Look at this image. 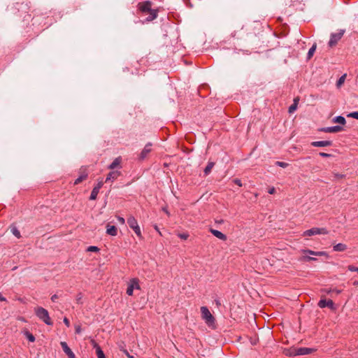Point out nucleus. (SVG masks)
<instances>
[{
	"label": "nucleus",
	"instance_id": "4d7b16f0",
	"mask_svg": "<svg viewBox=\"0 0 358 358\" xmlns=\"http://www.w3.org/2000/svg\"><path fill=\"white\" fill-rule=\"evenodd\" d=\"M353 284H354V285H358V280L357 281H355Z\"/></svg>",
	"mask_w": 358,
	"mask_h": 358
},
{
	"label": "nucleus",
	"instance_id": "f704fd0d",
	"mask_svg": "<svg viewBox=\"0 0 358 358\" xmlns=\"http://www.w3.org/2000/svg\"><path fill=\"white\" fill-rule=\"evenodd\" d=\"M299 260L301 262H310V261H311V257L304 255V256L301 257L299 259Z\"/></svg>",
	"mask_w": 358,
	"mask_h": 358
},
{
	"label": "nucleus",
	"instance_id": "c03bdc74",
	"mask_svg": "<svg viewBox=\"0 0 358 358\" xmlns=\"http://www.w3.org/2000/svg\"><path fill=\"white\" fill-rule=\"evenodd\" d=\"M64 323L67 327H70V321L67 317L64 318Z\"/></svg>",
	"mask_w": 358,
	"mask_h": 358
},
{
	"label": "nucleus",
	"instance_id": "7c9ffc66",
	"mask_svg": "<svg viewBox=\"0 0 358 358\" xmlns=\"http://www.w3.org/2000/svg\"><path fill=\"white\" fill-rule=\"evenodd\" d=\"M83 294L81 292L78 293L77 295H76V302L78 304H82L83 303Z\"/></svg>",
	"mask_w": 358,
	"mask_h": 358
},
{
	"label": "nucleus",
	"instance_id": "0eeeda50",
	"mask_svg": "<svg viewBox=\"0 0 358 358\" xmlns=\"http://www.w3.org/2000/svg\"><path fill=\"white\" fill-rule=\"evenodd\" d=\"M141 289V287L139 285V280L136 278H131L129 280L127 289V294L129 296H132L134 289Z\"/></svg>",
	"mask_w": 358,
	"mask_h": 358
},
{
	"label": "nucleus",
	"instance_id": "052dcab7",
	"mask_svg": "<svg viewBox=\"0 0 358 358\" xmlns=\"http://www.w3.org/2000/svg\"><path fill=\"white\" fill-rule=\"evenodd\" d=\"M164 211H165L167 214H169V212L167 211V210H164Z\"/></svg>",
	"mask_w": 358,
	"mask_h": 358
},
{
	"label": "nucleus",
	"instance_id": "f3484780",
	"mask_svg": "<svg viewBox=\"0 0 358 358\" xmlns=\"http://www.w3.org/2000/svg\"><path fill=\"white\" fill-rule=\"evenodd\" d=\"M301 252L303 254H308V255L319 256V257H321V256L327 257L328 256L327 253L324 251L315 252V251L307 249V250H301Z\"/></svg>",
	"mask_w": 358,
	"mask_h": 358
},
{
	"label": "nucleus",
	"instance_id": "a18cd8bd",
	"mask_svg": "<svg viewBox=\"0 0 358 358\" xmlns=\"http://www.w3.org/2000/svg\"><path fill=\"white\" fill-rule=\"evenodd\" d=\"M75 331H76V334H80L81 332V327L80 325L76 326Z\"/></svg>",
	"mask_w": 358,
	"mask_h": 358
},
{
	"label": "nucleus",
	"instance_id": "423d86ee",
	"mask_svg": "<svg viewBox=\"0 0 358 358\" xmlns=\"http://www.w3.org/2000/svg\"><path fill=\"white\" fill-rule=\"evenodd\" d=\"M329 231L326 228L313 227L305 231L303 234V236H312L317 234H328Z\"/></svg>",
	"mask_w": 358,
	"mask_h": 358
},
{
	"label": "nucleus",
	"instance_id": "4468645a",
	"mask_svg": "<svg viewBox=\"0 0 358 358\" xmlns=\"http://www.w3.org/2000/svg\"><path fill=\"white\" fill-rule=\"evenodd\" d=\"M315 351H316V349L311 348H305V347L297 348L296 354H298L299 355H306L311 354Z\"/></svg>",
	"mask_w": 358,
	"mask_h": 358
},
{
	"label": "nucleus",
	"instance_id": "37998d69",
	"mask_svg": "<svg viewBox=\"0 0 358 358\" xmlns=\"http://www.w3.org/2000/svg\"><path fill=\"white\" fill-rule=\"evenodd\" d=\"M234 182L236 185H238L239 187H241V186H242L241 180H239V179H238V178L234 179Z\"/></svg>",
	"mask_w": 358,
	"mask_h": 358
},
{
	"label": "nucleus",
	"instance_id": "4c0bfd02",
	"mask_svg": "<svg viewBox=\"0 0 358 358\" xmlns=\"http://www.w3.org/2000/svg\"><path fill=\"white\" fill-rule=\"evenodd\" d=\"M348 269L349 271H357V272H358V267H356V266H355L353 265H349L348 266Z\"/></svg>",
	"mask_w": 358,
	"mask_h": 358
},
{
	"label": "nucleus",
	"instance_id": "6e6d98bb",
	"mask_svg": "<svg viewBox=\"0 0 358 358\" xmlns=\"http://www.w3.org/2000/svg\"><path fill=\"white\" fill-rule=\"evenodd\" d=\"M298 100H299V99H298V98H297V99H294V103H298Z\"/></svg>",
	"mask_w": 358,
	"mask_h": 358
},
{
	"label": "nucleus",
	"instance_id": "4be33fe9",
	"mask_svg": "<svg viewBox=\"0 0 358 358\" xmlns=\"http://www.w3.org/2000/svg\"><path fill=\"white\" fill-rule=\"evenodd\" d=\"M94 348L96 350V354L97 358H101V357H103L105 356L101 347L96 343H94Z\"/></svg>",
	"mask_w": 358,
	"mask_h": 358
},
{
	"label": "nucleus",
	"instance_id": "79ce46f5",
	"mask_svg": "<svg viewBox=\"0 0 358 358\" xmlns=\"http://www.w3.org/2000/svg\"><path fill=\"white\" fill-rule=\"evenodd\" d=\"M319 155L322 157H331V155L326 153V152H320Z\"/></svg>",
	"mask_w": 358,
	"mask_h": 358
},
{
	"label": "nucleus",
	"instance_id": "9b49d317",
	"mask_svg": "<svg viewBox=\"0 0 358 358\" xmlns=\"http://www.w3.org/2000/svg\"><path fill=\"white\" fill-rule=\"evenodd\" d=\"M151 147H152V143H148L145 145L144 148L143 149V150L141 151V152L140 153V155H139V159L141 160H143L147 157L148 154L152 150Z\"/></svg>",
	"mask_w": 358,
	"mask_h": 358
},
{
	"label": "nucleus",
	"instance_id": "a211bd4d",
	"mask_svg": "<svg viewBox=\"0 0 358 358\" xmlns=\"http://www.w3.org/2000/svg\"><path fill=\"white\" fill-rule=\"evenodd\" d=\"M210 232L214 235L216 238L222 240V241H226L227 239V237L225 234H224L223 233H222L221 231H218V230H216V229H214L213 228H210L209 229Z\"/></svg>",
	"mask_w": 358,
	"mask_h": 358
},
{
	"label": "nucleus",
	"instance_id": "cd10ccee",
	"mask_svg": "<svg viewBox=\"0 0 358 358\" xmlns=\"http://www.w3.org/2000/svg\"><path fill=\"white\" fill-rule=\"evenodd\" d=\"M346 78V74H343L341 76L339 79L336 82L337 87H340L345 82Z\"/></svg>",
	"mask_w": 358,
	"mask_h": 358
},
{
	"label": "nucleus",
	"instance_id": "6e6552de",
	"mask_svg": "<svg viewBox=\"0 0 358 358\" xmlns=\"http://www.w3.org/2000/svg\"><path fill=\"white\" fill-rule=\"evenodd\" d=\"M48 16L46 15V14H39L36 15L32 18L33 24H43V27L45 26L46 27L48 26V23L47 22H45L46 20H48Z\"/></svg>",
	"mask_w": 358,
	"mask_h": 358
},
{
	"label": "nucleus",
	"instance_id": "09e8293b",
	"mask_svg": "<svg viewBox=\"0 0 358 358\" xmlns=\"http://www.w3.org/2000/svg\"><path fill=\"white\" fill-rule=\"evenodd\" d=\"M268 192L270 194H273L275 192V187H271L268 189Z\"/></svg>",
	"mask_w": 358,
	"mask_h": 358
},
{
	"label": "nucleus",
	"instance_id": "aec40b11",
	"mask_svg": "<svg viewBox=\"0 0 358 358\" xmlns=\"http://www.w3.org/2000/svg\"><path fill=\"white\" fill-rule=\"evenodd\" d=\"M106 228H107L106 233L108 235L115 236L117 234V229L115 226L108 224Z\"/></svg>",
	"mask_w": 358,
	"mask_h": 358
},
{
	"label": "nucleus",
	"instance_id": "3c124183",
	"mask_svg": "<svg viewBox=\"0 0 358 358\" xmlns=\"http://www.w3.org/2000/svg\"><path fill=\"white\" fill-rule=\"evenodd\" d=\"M215 303L217 306H221L220 301L218 299H215Z\"/></svg>",
	"mask_w": 358,
	"mask_h": 358
},
{
	"label": "nucleus",
	"instance_id": "ea45409f",
	"mask_svg": "<svg viewBox=\"0 0 358 358\" xmlns=\"http://www.w3.org/2000/svg\"><path fill=\"white\" fill-rule=\"evenodd\" d=\"M117 219L118 222H119L121 224H125V220H124V218H123L122 217L117 216Z\"/></svg>",
	"mask_w": 358,
	"mask_h": 358
},
{
	"label": "nucleus",
	"instance_id": "5fc2aeb1",
	"mask_svg": "<svg viewBox=\"0 0 358 358\" xmlns=\"http://www.w3.org/2000/svg\"><path fill=\"white\" fill-rule=\"evenodd\" d=\"M155 229L161 234V233L157 226H155Z\"/></svg>",
	"mask_w": 358,
	"mask_h": 358
},
{
	"label": "nucleus",
	"instance_id": "412c9836",
	"mask_svg": "<svg viewBox=\"0 0 358 358\" xmlns=\"http://www.w3.org/2000/svg\"><path fill=\"white\" fill-rule=\"evenodd\" d=\"M347 249V245L344 243H337L333 246L334 251L343 252Z\"/></svg>",
	"mask_w": 358,
	"mask_h": 358
},
{
	"label": "nucleus",
	"instance_id": "a878e982",
	"mask_svg": "<svg viewBox=\"0 0 358 358\" xmlns=\"http://www.w3.org/2000/svg\"><path fill=\"white\" fill-rule=\"evenodd\" d=\"M99 192V189H98L97 188H93L92 192H91V194H90V200H95L97 198V195Z\"/></svg>",
	"mask_w": 358,
	"mask_h": 358
},
{
	"label": "nucleus",
	"instance_id": "7ed1b4c3",
	"mask_svg": "<svg viewBox=\"0 0 358 358\" xmlns=\"http://www.w3.org/2000/svg\"><path fill=\"white\" fill-rule=\"evenodd\" d=\"M201 313L202 319L209 327H212L215 325V319L207 307H201Z\"/></svg>",
	"mask_w": 358,
	"mask_h": 358
},
{
	"label": "nucleus",
	"instance_id": "39448f33",
	"mask_svg": "<svg viewBox=\"0 0 358 358\" xmlns=\"http://www.w3.org/2000/svg\"><path fill=\"white\" fill-rule=\"evenodd\" d=\"M345 29H339L336 33H332L330 36L329 46L332 48L337 45L338 42L341 39L345 34Z\"/></svg>",
	"mask_w": 358,
	"mask_h": 358
},
{
	"label": "nucleus",
	"instance_id": "49530a36",
	"mask_svg": "<svg viewBox=\"0 0 358 358\" xmlns=\"http://www.w3.org/2000/svg\"><path fill=\"white\" fill-rule=\"evenodd\" d=\"M123 352L128 358H134V357L133 355H131L127 350H123Z\"/></svg>",
	"mask_w": 358,
	"mask_h": 358
},
{
	"label": "nucleus",
	"instance_id": "6ab92c4d",
	"mask_svg": "<svg viewBox=\"0 0 358 358\" xmlns=\"http://www.w3.org/2000/svg\"><path fill=\"white\" fill-rule=\"evenodd\" d=\"M122 162V158L118 157L115 158L113 162L108 166V169L113 170L117 167L121 168L120 164Z\"/></svg>",
	"mask_w": 358,
	"mask_h": 358
},
{
	"label": "nucleus",
	"instance_id": "680f3d73",
	"mask_svg": "<svg viewBox=\"0 0 358 358\" xmlns=\"http://www.w3.org/2000/svg\"><path fill=\"white\" fill-rule=\"evenodd\" d=\"M74 358H76V356H74Z\"/></svg>",
	"mask_w": 358,
	"mask_h": 358
},
{
	"label": "nucleus",
	"instance_id": "864d4df0",
	"mask_svg": "<svg viewBox=\"0 0 358 358\" xmlns=\"http://www.w3.org/2000/svg\"><path fill=\"white\" fill-rule=\"evenodd\" d=\"M216 222H217L219 224H222V223H223V220H219V221H216Z\"/></svg>",
	"mask_w": 358,
	"mask_h": 358
},
{
	"label": "nucleus",
	"instance_id": "dca6fc26",
	"mask_svg": "<svg viewBox=\"0 0 358 358\" xmlns=\"http://www.w3.org/2000/svg\"><path fill=\"white\" fill-rule=\"evenodd\" d=\"M333 144L331 141H313L311 145L313 147H328Z\"/></svg>",
	"mask_w": 358,
	"mask_h": 358
},
{
	"label": "nucleus",
	"instance_id": "a19ab883",
	"mask_svg": "<svg viewBox=\"0 0 358 358\" xmlns=\"http://www.w3.org/2000/svg\"><path fill=\"white\" fill-rule=\"evenodd\" d=\"M334 176L336 179H342L345 177V175L340 173H334Z\"/></svg>",
	"mask_w": 358,
	"mask_h": 358
},
{
	"label": "nucleus",
	"instance_id": "473e14b6",
	"mask_svg": "<svg viewBox=\"0 0 358 358\" xmlns=\"http://www.w3.org/2000/svg\"><path fill=\"white\" fill-rule=\"evenodd\" d=\"M296 108H297V103H294L289 107V113H293L294 110H296Z\"/></svg>",
	"mask_w": 358,
	"mask_h": 358
},
{
	"label": "nucleus",
	"instance_id": "f257e3e1",
	"mask_svg": "<svg viewBox=\"0 0 358 358\" xmlns=\"http://www.w3.org/2000/svg\"><path fill=\"white\" fill-rule=\"evenodd\" d=\"M152 3L150 1H141L138 3L137 13L140 16L148 15V17L142 22H150L158 16V9L152 8Z\"/></svg>",
	"mask_w": 358,
	"mask_h": 358
},
{
	"label": "nucleus",
	"instance_id": "c85d7f7f",
	"mask_svg": "<svg viewBox=\"0 0 358 358\" xmlns=\"http://www.w3.org/2000/svg\"><path fill=\"white\" fill-rule=\"evenodd\" d=\"M24 334H25V336H26V337H27V338L28 339L29 341H30V342H34L35 341V337H34V336L31 333H30L29 331H27Z\"/></svg>",
	"mask_w": 358,
	"mask_h": 358
},
{
	"label": "nucleus",
	"instance_id": "2f4dec72",
	"mask_svg": "<svg viewBox=\"0 0 358 358\" xmlns=\"http://www.w3.org/2000/svg\"><path fill=\"white\" fill-rule=\"evenodd\" d=\"M87 252H99V248L96 246H89L87 249Z\"/></svg>",
	"mask_w": 358,
	"mask_h": 358
},
{
	"label": "nucleus",
	"instance_id": "bf43d9fd",
	"mask_svg": "<svg viewBox=\"0 0 358 358\" xmlns=\"http://www.w3.org/2000/svg\"><path fill=\"white\" fill-rule=\"evenodd\" d=\"M20 6L21 7H24V8L26 7V6H23L22 4H20Z\"/></svg>",
	"mask_w": 358,
	"mask_h": 358
},
{
	"label": "nucleus",
	"instance_id": "603ef678",
	"mask_svg": "<svg viewBox=\"0 0 358 358\" xmlns=\"http://www.w3.org/2000/svg\"><path fill=\"white\" fill-rule=\"evenodd\" d=\"M0 301H6V299L2 296V294L0 293Z\"/></svg>",
	"mask_w": 358,
	"mask_h": 358
},
{
	"label": "nucleus",
	"instance_id": "8fccbe9b",
	"mask_svg": "<svg viewBox=\"0 0 358 358\" xmlns=\"http://www.w3.org/2000/svg\"><path fill=\"white\" fill-rule=\"evenodd\" d=\"M29 18H30V15L26 14L24 16L23 20L24 21H28L29 20Z\"/></svg>",
	"mask_w": 358,
	"mask_h": 358
},
{
	"label": "nucleus",
	"instance_id": "2eb2a0df",
	"mask_svg": "<svg viewBox=\"0 0 358 358\" xmlns=\"http://www.w3.org/2000/svg\"><path fill=\"white\" fill-rule=\"evenodd\" d=\"M60 344H61L63 351L68 356V358H74L75 354L73 352V351L71 350V348L68 346L67 343L66 342H61Z\"/></svg>",
	"mask_w": 358,
	"mask_h": 358
},
{
	"label": "nucleus",
	"instance_id": "bb28decb",
	"mask_svg": "<svg viewBox=\"0 0 358 358\" xmlns=\"http://www.w3.org/2000/svg\"><path fill=\"white\" fill-rule=\"evenodd\" d=\"M334 122L339 123V124H343V125H344L345 124V122H346L345 117H343V116H341V115L336 117L334 119Z\"/></svg>",
	"mask_w": 358,
	"mask_h": 358
},
{
	"label": "nucleus",
	"instance_id": "de8ad7c7",
	"mask_svg": "<svg viewBox=\"0 0 358 358\" xmlns=\"http://www.w3.org/2000/svg\"><path fill=\"white\" fill-rule=\"evenodd\" d=\"M59 298V296L57 295V294H53L52 296H51V301L52 302H55L56 300Z\"/></svg>",
	"mask_w": 358,
	"mask_h": 358
},
{
	"label": "nucleus",
	"instance_id": "f03ea898",
	"mask_svg": "<svg viewBox=\"0 0 358 358\" xmlns=\"http://www.w3.org/2000/svg\"><path fill=\"white\" fill-rule=\"evenodd\" d=\"M36 315L47 325H52L53 322L50 317L48 311L42 307H36L34 309Z\"/></svg>",
	"mask_w": 358,
	"mask_h": 358
},
{
	"label": "nucleus",
	"instance_id": "c756f323",
	"mask_svg": "<svg viewBox=\"0 0 358 358\" xmlns=\"http://www.w3.org/2000/svg\"><path fill=\"white\" fill-rule=\"evenodd\" d=\"M289 355L291 356V357H294V356H297L299 355L298 354H296L297 352V348H290L289 350Z\"/></svg>",
	"mask_w": 358,
	"mask_h": 358
},
{
	"label": "nucleus",
	"instance_id": "1a4fd4ad",
	"mask_svg": "<svg viewBox=\"0 0 358 358\" xmlns=\"http://www.w3.org/2000/svg\"><path fill=\"white\" fill-rule=\"evenodd\" d=\"M79 173H80L79 177L74 181L75 185L80 184L83 180H86L88 177L87 167H85V166H82L80 169Z\"/></svg>",
	"mask_w": 358,
	"mask_h": 358
},
{
	"label": "nucleus",
	"instance_id": "13d9d810",
	"mask_svg": "<svg viewBox=\"0 0 358 358\" xmlns=\"http://www.w3.org/2000/svg\"><path fill=\"white\" fill-rule=\"evenodd\" d=\"M316 260H317V259H316V258H315V257H311V261H316Z\"/></svg>",
	"mask_w": 358,
	"mask_h": 358
},
{
	"label": "nucleus",
	"instance_id": "ddd939ff",
	"mask_svg": "<svg viewBox=\"0 0 358 358\" xmlns=\"http://www.w3.org/2000/svg\"><path fill=\"white\" fill-rule=\"evenodd\" d=\"M121 175V172L119 171H113L108 173L105 182L108 181H114Z\"/></svg>",
	"mask_w": 358,
	"mask_h": 358
},
{
	"label": "nucleus",
	"instance_id": "20e7f679",
	"mask_svg": "<svg viewBox=\"0 0 358 358\" xmlns=\"http://www.w3.org/2000/svg\"><path fill=\"white\" fill-rule=\"evenodd\" d=\"M127 224L129 227L134 230V231L139 238H143L140 227L138 226L136 219L134 216L130 215L127 218Z\"/></svg>",
	"mask_w": 358,
	"mask_h": 358
},
{
	"label": "nucleus",
	"instance_id": "58836bf2",
	"mask_svg": "<svg viewBox=\"0 0 358 358\" xmlns=\"http://www.w3.org/2000/svg\"><path fill=\"white\" fill-rule=\"evenodd\" d=\"M178 237L181 239L186 240L189 237V235L187 234H179Z\"/></svg>",
	"mask_w": 358,
	"mask_h": 358
},
{
	"label": "nucleus",
	"instance_id": "e433bc0d",
	"mask_svg": "<svg viewBox=\"0 0 358 358\" xmlns=\"http://www.w3.org/2000/svg\"><path fill=\"white\" fill-rule=\"evenodd\" d=\"M103 181L101 180H99L98 182V183L94 187L97 188L98 189L100 190V189L103 187Z\"/></svg>",
	"mask_w": 358,
	"mask_h": 358
},
{
	"label": "nucleus",
	"instance_id": "393cba45",
	"mask_svg": "<svg viewBox=\"0 0 358 358\" xmlns=\"http://www.w3.org/2000/svg\"><path fill=\"white\" fill-rule=\"evenodd\" d=\"M316 43H314L312 47L309 49L308 52V55H307V59H310L314 55V52L316 50Z\"/></svg>",
	"mask_w": 358,
	"mask_h": 358
},
{
	"label": "nucleus",
	"instance_id": "9d476101",
	"mask_svg": "<svg viewBox=\"0 0 358 358\" xmlns=\"http://www.w3.org/2000/svg\"><path fill=\"white\" fill-rule=\"evenodd\" d=\"M318 306L321 308L325 307L329 308L331 310H335V304L331 299L327 300L325 299H320L318 302Z\"/></svg>",
	"mask_w": 358,
	"mask_h": 358
},
{
	"label": "nucleus",
	"instance_id": "f8f14e48",
	"mask_svg": "<svg viewBox=\"0 0 358 358\" xmlns=\"http://www.w3.org/2000/svg\"><path fill=\"white\" fill-rule=\"evenodd\" d=\"M343 130V127L341 126H333V127H324L320 129L321 131H324L326 133H337Z\"/></svg>",
	"mask_w": 358,
	"mask_h": 358
},
{
	"label": "nucleus",
	"instance_id": "72a5a7b5",
	"mask_svg": "<svg viewBox=\"0 0 358 358\" xmlns=\"http://www.w3.org/2000/svg\"><path fill=\"white\" fill-rule=\"evenodd\" d=\"M275 164L280 167H282V168H286L288 166V164L286 163V162H275Z\"/></svg>",
	"mask_w": 358,
	"mask_h": 358
},
{
	"label": "nucleus",
	"instance_id": "c9c22d12",
	"mask_svg": "<svg viewBox=\"0 0 358 358\" xmlns=\"http://www.w3.org/2000/svg\"><path fill=\"white\" fill-rule=\"evenodd\" d=\"M347 116L358 120V111L350 113Z\"/></svg>",
	"mask_w": 358,
	"mask_h": 358
},
{
	"label": "nucleus",
	"instance_id": "5701e85b",
	"mask_svg": "<svg viewBox=\"0 0 358 358\" xmlns=\"http://www.w3.org/2000/svg\"><path fill=\"white\" fill-rule=\"evenodd\" d=\"M215 163L213 162H208L207 166L204 169V175L208 176L211 172L212 169L213 168Z\"/></svg>",
	"mask_w": 358,
	"mask_h": 358
},
{
	"label": "nucleus",
	"instance_id": "b1692460",
	"mask_svg": "<svg viewBox=\"0 0 358 358\" xmlns=\"http://www.w3.org/2000/svg\"><path fill=\"white\" fill-rule=\"evenodd\" d=\"M10 231L12 232V234L17 238H20L21 237V234H20V231L17 229V228L12 224L10 226Z\"/></svg>",
	"mask_w": 358,
	"mask_h": 358
}]
</instances>
